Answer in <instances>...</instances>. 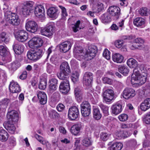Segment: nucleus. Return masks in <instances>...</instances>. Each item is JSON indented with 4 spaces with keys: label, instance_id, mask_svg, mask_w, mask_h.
I'll use <instances>...</instances> for the list:
<instances>
[{
    "label": "nucleus",
    "instance_id": "nucleus-13",
    "mask_svg": "<svg viewBox=\"0 0 150 150\" xmlns=\"http://www.w3.org/2000/svg\"><path fill=\"white\" fill-rule=\"evenodd\" d=\"M114 92L111 89H107L104 91L103 93V97L106 102L111 101L114 97Z\"/></svg>",
    "mask_w": 150,
    "mask_h": 150
},
{
    "label": "nucleus",
    "instance_id": "nucleus-31",
    "mask_svg": "<svg viewBox=\"0 0 150 150\" xmlns=\"http://www.w3.org/2000/svg\"><path fill=\"white\" fill-rule=\"evenodd\" d=\"M3 10L4 13V19L7 17L10 16V15L12 13L11 11V8L7 4H4Z\"/></svg>",
    "mask_w": 150,
    "mask_h": 150
},
{
    "label": "nucleus",
    "instance_id": "nucleus-39",
    "mask_svg": "<svg viewBox=\"0 0 150 150\" xmlns=\"http://www.w3.org/2000/svg\"><path fill=\"white\" fill-rule=\"evenodd\" d=\"M98 106L103 111L104 115L105 116H108L109 114L108 107L101 103H100L98 105Z\"/></svg>",
    "mask_w": 150,
    "mask_h": 150
},
{
    "label": "nucleus",
    "instance_id": "nucleus-10",
    "mask_svg": "<svg viewBox=\"0 0 150 150\" xmlns=\"http://www.w3.org/2000/svg\"><path fill=\"white\" fill-rule=\"evenodd\" d=\"M6 22L13 25H18L20 23V19L16 13H12L4 19Z\"/></svg>",
    "mask_w": 150,
    "mask_h": 150
},
{
    "label": "nucleus",
    "instance_id": "nucleus-62",
    "mask_svg": "<svg viewBox=\"0 0 150 150\" xmlns=\"http://www.w3.org/2000/svg\"><path fill=\"white\" fill-rule=\"evenodd\" d=\"M140 108L142 110L144 111H145L149 108L144 101L141 104Z\"/></svg>",
    "mask_w": 150,
    "mask_h": 150
},
{
    "label": "nucleus",
    "instance_id": "nucleus-30",
    "mask_svg": "<svg viewBox=\"0 0 150 150\" xmlns=\"http://www.w3.org/2000/svg\"><path fill=\"white\" fill-rule=\"evenodd\" d=\"M113 61L115 62L118 63H121L123 62L124 60V57L121 54L115 53L113 54L112 56Z\"/></svg>",
    "mask_w": 150,
    "mask_h": 150
},
{
    "label": "nucleus",
    "instance_id": "nucleus-48",
    "mask_svg": "<svg viewBox=\"0 0 150 150\" xmlns=\"http://www.w3.org/2000/svg\"><path fill=\"white\" fill-rule=\"evenodd\" d=\"M109 135L107 133L103 132L100 134V138L103 141H106L109 138Z\"/></svg>",
    "mask_w": 150,
    "mask_h": 150
},
{
    "label": "nucleus",
    "instance_id": "nucleus-49",
    "mask_svg": "<svg viewBox=\"0 0 150 150\" xmlns=\"http://www.w3.org/2000/svg\"><path fill=\"white\" fill-rule=\"evenodd\" d=\"M124 42V41L123 40H118L115 41V45L117 48H120L122 47Z\"/></svg>",
    "mask_w": 150,
    "mask_h": 150
},
{
    "label": "nucleus",
    "instance_id": "nucleus-47",
    "mask_svg": "<svg viewBox=\"0 0 150 150\" xmlns=\"http://www.w3.org/2000/svg\"><path fill=\"white\" fill-rule=\"evenodd\" d=\"M139 13L142 16H147L149 11L146 8H142L139 11Z\"/></svg>",
    "mask_w": 150,
    "mask_h": 150
},
{
    "label": "nucleus",
    "instance_id": "nucleus-43",
    "mask_svg": "<svg viewBox=\"0 0 150 150\" xmlns=\"http://www.w3.org/2000/svg\"><path fill=\"white\" fill-rule=\"evenodd\" d=\"M8 53L7 48L5 46L0 45V55L3 57H6Z\"/></svg>",
    "mask_w": 150,
    "mask_h": 150
},
{
    "label": "nucleus",
    "instance_id": "nucleus-52",
    "mask_svg": "<svg viewBox=\"0 0 150 150\" xmlns=\"http://www.w3.org/2000/svg\"><path fill=\"white\" fill-rule=\"evenodd\" d=\"M79 76V73L77 71H75L72 74L71 77V79L73 82H75L78 80Z\"/></svg>",
    "mask_w": 150,
    "mask_h": 150
},
{
    "label": "nucleus",
    "instance_id": "nucleus-12",
    "mask_svg": "<svg viewBox=\"0 0 150 150\" xmlns=\"http://www.w3.org/2000/svg\"><path fill=\"white\" fill-rule=\"evenodd\" d=\"M69 78L62 79L63 81L61 82L59 89L60 92L64 94L67 93L70 90V88L69 81Z\"/></svg>",
    "mask_w": 150,
    "mask_h": 150
},
{
    "label": "nucleus",
    "instance_id": "nucleus-60",
    "mask_svg": "<svg viewBox=\"0 0 150 150\" xmlns=\"http://www.w3.org/2000/svg\"><path fill=\"white\" fill-rule=\"evenodd\" d=\"M89 80L83 78V85L86 86H91L92 81H90Z\"/></svg>",
    "mask_w": 150,
    "mask_h": 150
},
{
    "label": "nucleus",
    "instance_id": "nucleus-32",
    "mask_svg": "<svg viewBox=\"0 0 150 150\" xmlns=\"http://www.w3.org/2000/svg\"><path fill=\"white\" fill-rule=\"evenodd\" d=\"M145 21L144 18L141 17H137L134 19L133 24L136 26L139 27L144 25Z\"/></svg>",
    "mask_w": 150,
    "mask_h": 150
},
{
    "label": "nucleus",
    "instance_id": "nucleus-50",
    "mask_svg": "<svg viewBox=\"0 0 150 150\" xmlns=\"http://www.w3.org/2000/svg\"><path fill=\"white\" fill-rule=\"evenodd\" d=\"M83 78L86 79L88 80L90 79V81H92L93 79V74L91 72H86L84 74Z\"/></svg>",
    "mask_w": 150,
    "mask_h": 150
},
{
    "label": "nucleus",
    "instance_id": "nucleus-33",
    "mask_svg": "<svg viewBox=\"0 0 150 150\" xmlns=\"http://www.w3.org/2000/svg\"><path fill=\"white\" fill-rule=\"evenodd\" d=\"M110 15L108 13H105L102 14L100 17L102 22L103 23H109L111 21Z\"/></svg>",
    "mask_w": 150,
    "mask_h": 150
},
{
    "label": "nucleus",
    "instance_id": "nucleus-58",
    "mask_svg": "<svg viewBox=\"0 0 150 150\" xmlns=\"http://www.w3.org/2000/svg\"><path fill=\"white\" fill-rule=\"evenodd\" d=\"M123 138H125L129 137L132 133V132L131 130L123 131Z\"/></svg>",
    "mask_w": 150,
    "mask_h": 150
},
{
    "label": "nucleus",
    "instance_id": "nucleus-54",
    "mask_svg": "<svg viewBox=\"0 0 150 150\" xmlns=\"http://www.w3.org/2000/svg\"><path fill=\"white\" fill-rule=\"evenodd\" d=\"M110 52L107 49H105L103 53V56L107 60L110 58Z\"/></svg>",
    "mask_w": 150,
    "mask_h": 150
},
{
    "label": "nucleus",
    "instance_id": "nucleus-53",
    "mask_svg": "<svg viewBox=\"0 0 150 150\" xmlns=\"http://www.w3.org/2000/svg\"><path fill=\"white\" fill-rule=\"evenodd\" d=\"M82 144L83 145L86 146H88L92 144L91 139L86 138L83 140Z\"/></svg>",
    "mask_w": 150,
    "mask_h": 150
},
{
    "label": "nucleus",
    "instance_id": "nucleus-37",
    "mask_svg": "<svg viewBox=\"0 0 150 150\" xmlns=\"http://www.w3.org/2000/svg\"><path fill=\"white\" fill-rule=\"evenodd\" d=\"M123 147V144L121 142L115 143L112 145L110 147L111 150H120Z\"/></svg>",
    "mask_w": 150,
    "mask_h": 150
},
{
    "label": "nucleus",
    "instance_id": "nucleus-41",
    "mask_svg": "<svg viewBox=\"0 0 150 150\" xmlns=\"http://www.w3.org/2000/svg\"><path fill=\"white\" fill-rule=\"evenodd\" d=\"M137 62L136 61L133 59L130 58L127 61V64L130 68H134L137 65Z\"/></svg>",
    "mask_w": 150,
    "mask_h": 150
},
{
    "label": "nucleus",
    "instance_id": "nucleus-59",
    "mask_svg": "<svg viewBox=\"0 0 150 150\" xmlns=\"http://www.w3.org/2000/svg\"><path fill=\"white\" fill-rule=\"evenodd\" d=\"M59 7L61 10L62 16L64 17L67 16V13L65 8L62 6H59Z\"/></svg>",
    "mask_w": 150,
    "mask_h": 150
},
{
    "label": "nucleus",
    "instance_id": "nucleus-42",
    "mask_svg": "<svg viewBox=\"0 0 150 150\" xmlns=\"http://www.w3.org/2000/svg\"><path fill=\"white\" fill-rule=\"evenodd\" d=\"M10 101L9 99L6 98L3 99L0 102V104L3 108H6L10 103Z\"/></svg>",
    "mask_w": 150,
    "mask_h": 150
},
{
    "label": "nucleus",
    "instance_id": "nucleus-18",
    "mask_svg": "<svg viewBox=\"0 0 150 150\" xmlns=\"http://www.w3.org/2000/svg\"><path fill=\"white\" fill-rule=\"evenodd\" d=\"M36 94L38 101L42 105L45 104L47 102V96L45 93L43 91H38L36 92Z\"/></svg>",
    "mask_w": 150,
    "mask_h": 150
},
{
    "label": "nucleus",
    "instance_id": "nucleus-14",
    "mask_svg": "<svg viewBox=\"0 0 150 150\" xmlns=\"http://www.w3.org/2000/svg\"><path fill=\"white\" fill-rule=\"evenodd\" d=\"M79 114V110L76 106L71 107L69 109L68 115L70 119L71 120L76 119L78 117Z\"/></svg>",
    "mask_w": 150,
    "mask_h": 150
},
{
    "label": "nucleus",
    "instance_id": "nucleus-25",
    "mask_svg": "<svg viewBox=\"0 0 150 150\" xmlns=\"http://www.w3.org/2000/svg\"><path fill=\"white\" fill-rule=\"evenodd\" d=\"M8 119H11L13 122H17L18 119V114L15 110H11L6 115Z\"/></svg>",
    "mask_w": 150,
    "mask_h": 150
},
{
    "label": "nucleus",
    "instance_id": "nucleus-46",
    "mask_svg": "<svg viewBox=\"0 0 150 150\" xmlns=\"http://www.w3.org/2000/svg\"><path fill=\"white\" fill-rule=\"evenodd\" d=\"M18 63H16L15 62H13L11 63L7 64V67L10 70H15L18 67Z\"/></svg>",
    "mask_w": 150,
    "mask_h": 150
},
{
    "label": "nucleus",
    "instance_id": "nucleus-9",
    "mask_svg": "<svg viewBox=\"0 0 150 150\" xmlns=\"http://www.w3.org/2000/svg\"><path fill=\"white\" fill-rule=\"evenodd\" d=\"M43 42L40 37H35L33 38L28 42L29 46L31 48H38L41 47Z\"/></svg>",
    "mask_w": 150,
    "mask_h": 150
},
{
    "label": "nucleus",
    "instance_id": "nucleus-19",
    "mask_svg": "<svg viewBox=\"0 0 150 150\" xmlns=\"http://www.w3.org/2000/svg\"><path fill=\"white\" fill-rule=\"evenodd\" d=\"M135 91L132 88H126L123 92V97L125 99H128L134 97L135 95Z\"/></svg>",
    "mask_w": 150,
    "mask_h": 150
},
{
    "label": "nucleus",
    "instance_id": "nucleus-1",
    "mask_svg": "<svg viewBox=\"0 0 150 150\" xmlns=\"http://www.w3.org/2000/svg\"><path fill=\"white\" fill-rule=\"evenodd\" d=\"M148 69L147 65L142 64L139 67H137L134 69L131 80L134 87H138L146 82Z\"/></svg>",
    "mask_w": 150,
    "mask_h": 150
},
{
    "label": "nucleus",
    "instance_id": "nucleus-15",
    "mask_svg": "<svg viewBox=\"0 0 150 150\" xmlns=\"http://www.w3.org/2000/svg\"><path fill=\"white\" fill-rule=\"evenodd\" d=\"M97 47L96 46L93 45L89 46L88 49L86 52L88 57L87 59L91 60L93 59L96 55L97 52Z\"/></svg>",
    "mask_w": 150,
    "mask_h": 150
},
{
    "label": "nucleus",
    "instance_id": "nucleus-51",
    "mask_svg": "<svg viewBox=\"0 0 150 150\" xmlns=\"http://www.w3.org/2000/svg\"><path fill=\"white\" fill-rule=\"evenodd\" d=\"M80 23V21L79 20H78L76 21L75 24L72 26V28L73 31L74 32H76L80 29L79 27Z\"/></svg>",
    "mask_w": 150,
    "mask_h": 150
},
{
    "label": "nucleus",
    "instance_id": "nucleus-64",
    "mask_svg": "<svg viewBox=\"0 0 150 150\" xmlns=\"http://www.w3.org/2000/svg\"><path fill=\"white\" fill-rule=\"evenodd\" d=\"M144 120L146 124H150V112L146 115Z\"/></svg>",
    "mask_w": 150,
    "mask_h": 150
},
{
    "label": "nucleus",
    "instance_id": "nucleus-4",
    "mask_svg": "<svg viewBox=\"0 0 150 150\" xmlns=\"http://www.w3.org/2000/svg\"><path fill=\"white\" fill-rule=\"evenodd\" d=\"M43 51L42 49H39L35 50H30L28 52L27 56L30 60L36 61L42 56Z\"/></svg>",
    "mask_w": 150,
    "mask_h": 150
},
{
    "label": "nucleus",
    "instance_id": "nucleus-34",
    "mask_svg": "<svg viewBox=\"0 0 150 150\" xmlns=\"http://www.w3.org/2000/svg\"><path fill=\"white\" fill-rule=\"evenodd\" d=\"M8 134L4 129L0 128V140L2 142H5L8 139Z\"/></svg>",
    "mask_w": 150,
    "mask_h": 150
},
{
    "label": "nucleus",
    "instance_id": "nucleus-23",
    "mask_svg": "<svg viewBox=\"0 0 150 150\" xmlns=\"http://www.w3.org/2000/svg\"><path fill=\"white\" fill-rule=\"evenodd\" d=\"M112 113L117 115L120 113L122 110V105L119 103L112 105L111 108Z\"/></svg>",
    "mask_w": 150,
    "mask_h": 150
},
{
    "label": "nucleus",
    "instance_id": "nucleus-24",
    "mask_svg": "<svg viewBox=\"0 0 150 150\" xmlns=\"http://www.w3.org/2000/svg\"><path fill=\"white\" fill-rule=\"evenodd\" d=\"M82 126L80 123L76 124L73 125L71 128V132L74 135H77L79 133Z\"/></svg>",
    "mask_w": 150,
    "mask_h": 150
},
{
    "label": "nucleus",
    "instance_id": "nucleus-16",
    "mask_svg": "<svg viewBox=\"0 0 150 150\" xmlns=\"http://www.w3.org/2000/svg\"><path fill=\"white\" fill-rule=\"evenodd\" d=\"M34 11L35 15L38 18H42L45 16V10L44 6L39 5L34 7Z\"/></svg>",
    "mask_w": 150,
    "mask_h": 150
},
{
    "label": "nucleus",
    "instance_id": "nucleus-28",
    "mask_svg": "<svg viewBox=\"0 0 150 150\" xmlns=\"http://www.w3.org/2000/svg\"><path fill=\"white\" fill-rule=\"evenodd\" d=\"M57 8L53 7L50 8L47 10V15L50 18H56L58 16Z\"/></svg>",
    "mask_w": 150,
    "mask_h": 150
},
{
    "label": "nucleus",
    "instance_id": "nucleus-20",
    "mask_svg": "<svg viewBox=\"0 0 150 150\" xmlns=\"http://www.w3.org/2000/svg\"><path fill=\"white\" fill-rule=\"evenodd\" d=\"M9 89L12 93L20 92L21 91V88L18 83L16 82L12 81L11 82L9 86Z\"/></svg>",
    "mask_w": 150,
    "mask_h": 150
},
{
    "label": "nucleus",
    "instance_id": "nucleus-5",
    "mask_svg": "<svg viewBox=\"0 0 150 150\" xmlns=\"http://www.w3.org/2000/svg\"><path fill=\"white\" fill-rule=\"evenodd\" d=\"M74 52L75 57L79 60L84 59L85 61L89 60L88 59L87 55L86 52L83 51L82 48L81 47L77 46L74 48Z\"/></svg>",
    "mask_w": 150,
    "mask_h": 150
},
{
    "label": "nucleus",
    "instance_id": "nucleus-63",
    "mask_svg": "<svg viewBox=\"0 0 150 150\" xmlns=\"http://www.w3.org/2000/svg\"><path fill=\"white\" fill-rule=\"evenodd\" d=\"M104 8L103 4L100 2H98L97 5V9L98 12H100L103 10Z\"/></svg>",
    "mask_w": 150,
    "mask_h": 150
},
{
    "label": "nucleus",
    "instance_id": "nucleus-6",
    "mask_svg": "<svg viewBox=\"0 0 150 150\" xmlns=\"http://www.w3.org/2000/svg\"><path fill=\"white\" fill-rule=\"evenodd\" d=\"M55 30V27L53 23H50L47 24L45 27L41 30L42 35L50 37L53 34Z\"/></svg>",
    "mask_w": 150,
    "mask_h": 150
},
{
    "label": "nucleus",
    "instance_id": "nucleus-27",
    "mask_svg": "<svg viewBox=\"0 0 150 150\" xmlns=\"http://www.w3.org/2000/svg\"><path fill=\"white\" fill-rule=\"evenodd\" d=\"M10 40L9 36L6 32H3L0 34V44H7Z\"/></svg>",
    "mask_w": 150,
    "mask_h": 150
},
{
    "label": "nucleus",
    "instance_id": "nucleus-38",
    "mask_svg": "<svg viewBox=\"0 0 150 150\" xmlns=\"http://www.w3.org/2000/svg\"><path fill=\"white\" fill-rule=\"evenodd\" d=\"M119 71L124 75L127 74L129 71L128 68L127 66H122L118 68Z\"/></svg>",
    "mask_w": 150,
    "mask_h": 150
},
{
    "label": "nucleus",
    "instance_id": "nucleus-3",
    "mask_svg": "<svg viewBox=\"0 0 150 150\" xmlns=\"http://www.w3.org/2000/svg\"><path fill=\"white\" fill-rule=\"evenodd\" d=\"M70 69L68 63L66 62H62L60 65V71L57 74L58 77L60 79L69 78Z\"/></svg>",
    "mask_w": 150,
    "mask_h": 150
},
{
    "label": "nucleus",
    "instance_id": "nucleus-7",
    "mask_svg": "<svg viewBox=\"0 0 150 150\" xmlns=\"http://www.w3.org/2000/svg\"><path fill=\"white\" fill-rule=\"evenodd\" d=\"M81 112L82 115L85 117L88 116L91 113V106L87 101L83 102L81 104Z\"/></svg>",
    "mask_w": 150,
    "mask_h": 150
},
{
    "label": "nucleus",
    "instance_id": "nucleus-26",
    "mask_svg": "<svg viewBox=\"0 0 150 150\" xmlns=\"http://www.w3.org/2000/svg\"><path fill=\"white\" fill-rule=\"evenodd\" d=\"M135 43L136 44V45H132L131 47V48L133 50L134 48H139L140 49H141L144 48V46L143 44L144 42L143 40L140 38H137L135 39L134 41Z\"/></svg>",
    "mask_w": 150,
    "mask_h": 150
},
{
    "label": "nucleus",
    "instance_id": "nucleus-8",
    "mask_svg": "<svg viewBox=\"0 0 150 150\" xmlns=\"http://www.w3.org/2000/svg\"><path fill=\"white\" fill-rule=\"evenodd\" d=\"M25 27L27 30L32 33L36 32L38 29L37 23L29 19H27L25 22Z\"/></svg>",
    "mask_w": 150,
    "mask_h": 150
},
{
    "label": "nucleus",
    "instance_id": "nucleus-56",
    "mask_svg": "<svg viewBox=\"0 0 150 150\" xmlns=\"http://www.w3.org/2000/svg\"><path fill=\"white\" fill-rule=\"evenodd\" d=\"M9 144L10 146H14L16 144L15 138L13 136H11L9 139Z\"/></svg>",
    "mask_w": 150,
    "mask_h": 150
},
{
    "label": "nucleus",
    "instance_id": "nucleus-36",
    "mask_svg": "<svg viewBox=\"0 0 150 150\" xmlns=\"http://www.w3.org/2000/svg\"><path fill=\"white\" fill-rule=\"evenodd\" d=\"M47 80L45 78H40V81L38 84L39 88L41 90L45 89L47 86Z\"/></svg>",
    "mask_w": 150,
    "mask_h": 150
},
{
    "label": "nucleus",
    "instance_id": "nucleus-35",
    "mask_svg": "<svg viewBox=\"0 0 150 150\" xmlns=\"http://www.w3.org/2000/svg\"><path fill=\"white\" fill-rule=\"evenodd\" d=\"M93 117L97 120L100 119L101 117V114L97 107L94 106L93 107Z\"/></svg>",
    "mask_w": 150,
    "mask_h": 150
},
{
    "label": "nucleus",
    "instance_id": "nucleus-21",
    "mask_svg": "<svg viewBox=\"0 0 150 150\" xmlns=\"http://www.w3.org/2000/svg\"><path fill=\"white\" fill-rule=\"evenodd\" d=\"M4 127L10 133H13L15 131L16 127L10 121H5L3 124Z\"/></svg>",
    "mask_w": 150,
    "mask_h": 150
},
{
    "label": "nucleus",
    "instance_id": "nucleus-55",
    "mask_svg": "<svg viewBox=\"0 0 150 150\" xmlns=\"http://www.w3.org/2000/svg\"><path fill=\"white\" fill-rule=\"evenodd\" d=\"M118 118L120 121H125L128 119V116L126 114H122L119 115Z\"/></svg>",
    "mask_w": 150,
    "mask_h": 150
},
{
    "label": "nucleus",
    "instance_id": "nucleus-29",
    "mask_svg": "<svg viewBox=\"0 0 150 150\" xmlns=\"http://www.w3.org/2000/svg\"><path fill=\"white\" fill-rule=\"evenodd\" d=\"M13 48L16 54L20 55L23 52L24 46L21 44H16L13 45Z\"/></svg>",
    "mask_w": 150,
    "mask_h": 150
},
{
    "label": "nucleus",
    "instance_id": "nucleus-44",
    "mask_svg": "<svg viewBox=\"0 0 150 150\" xmlns=\"http://www.w3.org/2000/svg\"><path fill=\"white\" fill-rule=\"evenodd\" d=\"M48 115L51 118H56L58 117L59 114L54 110H51L48 111Z\"/></svg>",
    "mask_w": 150,
    "mask_h": 150
},
{
    "label": "nucleus",
    "instance_id": "nucleus-11",
    "mask_svg": "<svg viewBox=\"0 0 150 150\" xmlns=\"http://www.w3.org/2000/svg\"><path fill=\"white\" fill-rule=\"evenodd\" d=\"M108 12L111 16L116 19L119 18L121 14L120 8L115 6H112L109 7L108 9Z\"/></svg>",
    "mask_w": 150,
    "mask_h": 150
},
{
    "label": "nucleus",
    "instance_id": "nucleus-2",
    "mask_svg": "<svg viewBox=\"0 0 150 150\" xmlns=\"http://www.w3.org/2000/svg\"><path fill=\"white\" fill-rule=\"evenodd\" d=\"M34 3L31 1H26L23 4L20 9V13L24 17L30 15L34 11Z\"/></svg>",
    "mask_w": 150,
    "mask_h": 150
},
{
    "label": "nucleus",
    "instance_id": "nucleus-22",
    "mask_svg": "<svg viewBox=\"0 0 150 150\" xmlns=\"http://www.w3.org/2000/svg\"><path fill=\"white\" fill-rule=\"evenodd\" d=\"M71 43L69 41H66L61 43L59 45V48L61 52L64 53L68 51L72 46Z\"/></svg>",
    "mask_w": 150,
    "mask_h": 150
},
{
    "label": "nucleus",
    "instance_id": "nucleus-40",
    "mask_svg": "<svg viewBox=\"0 0 150 150\" xmlns=\"http://www.w3.org/2000/svg\"><path fill=\"white\" fill-rule=\"evenodd\" d=\"M74 94L76 98L78 100H81L82 98V93L80 90L78 88L74 89Z\"/></svg>",
    "mask_w": 150,
    "mask_h": 150
},
{
    "label": "nucleus",
    "instance_id": "nucleus-57",
    "mask_svg": "<svg viewBox=\"0 0 150 150\" xmlns=\"http://www.w3.org/2000/svg\"><path fill=\"white\" fill-rule=\"evenodd\" d=\"M46 67L47 71L49 74H51L54 71L53 67L48 63H47Z\"/></svg>",
    "mask_w": 150,
    "mask_h": 150
},
{
    "label": "nucleus",
    "instance_id": "nucleus-45",
    "mask_svg": "<svg viewBox=\"0 0 150 150\" xmlns=\"http://www.w3.org/2000/svg\"><path fill=\"white\" fill-rule=\"evenodd\" d=\"M35 136L37 140L43 145H46L48 143V142L45 140L43 137L37 134H36Z\"/></svg>",
    "mask_w": 150,
    "mask_h": 150
},
{
    "label": "nucleus",
    "instance_id": "nucleus-17",
    "mask_svg": "<svg viewBox=\"0 0 150 150\" xmlns=\"http://www.w3.org/2000/svg\"><path fill=\"white\" fill-rule=\"evenodd\" d=\"M27 33L24 30H19L17 32L16 37L17 40L20 42L25 41L28 38Z\"/></svg>",
    "mask_w": 150,
    "mask_h": 150
},
{
    "label": "nucleus",
    "instance_id": "nucleus-61",
    "mask_svg": "<svg viewBox=\"0 0 150 150\" xmlns=\"http://www.w3.org/2000/svg\"><path fill=\"white\" fill-rule=\"evenodd\" d=\"M64 108L65 106L64 105L61 103L59 104L56 107L57 110L59 112L62 111L64 110Z\"/></svg>",
    "mask_w": 150,
    "mask_h": 150
}]
</instances>
